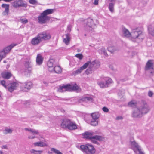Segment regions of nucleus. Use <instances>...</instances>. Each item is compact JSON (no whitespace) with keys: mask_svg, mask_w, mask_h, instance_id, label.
Wrapping results in <instances>:
<instances>
[{"mask_svg":"<svg viewBox=\"0 0 154 154\" xmlns=\"http://www.w3.org/2000/svg\"><path fill=\"white\" fill-rule=\"evenodd\" d=\"M150 110V108L146 102L142 100L138 107L133 111L132 116L135 118H140L149 112Z\"/></svg>","mask_w":154,"mask_h":154,"instance_id":"f257e3e1","label":"nucleus"},{"mask_svg":"<svg viewBox=\"0 0 154 154\" xmlns=\"http://www.w3.org/2000/svg\"><path fill=\"white\" fill-rule=\"evenodd\" d=\"M57 91L60 92H62L66 91H75L77 92H79L81 91V89L76 84L74 85L68 84L60 86Z\"/></svg>","mask_w":154,"mask_h":154,"instance_id":"f03ea898","label":"nucleus"},{"mask_svg":"<svg viewBox=\"0 0 154 154\" xmlns=\"http://www.w3.org/2000/svg\"><path fill=\"white\" fill-rule=\"evenodd\" d=\"M84 138L90 140L91 141L94 143L99 144L97 141H101L103 140V137L98 135H94V133L92 132H86L83 134Z\"/></svg>","mask_w":154,"mask_h":154,"instance_id":"7ed1b4c3","label":"nucleus"},{"mask_svg":"<svg viewBox=\"0 0 154 154\" xmlns=\"http://www.w3.org/2000/svg\"><path fill=\"white\" fill-rule=\"evenodd\" d=\"M131 37L137 41L141 42L145 37L144 35L142 33V31L138 28L133 29L131 33Z\"/></svg>","mask_w":154,"mask_h":154,"instance_id":"20e7f679","label":"nucleus"},{"mask_svg":"<svg viewBox=\"0 0 154 154\" xmlns=\"http://www.w3.org/2000/svg\"><path fill=\"white\" fill-rule=\"evenodd\" d=\"M17 45L16 44H13L5 48L0 51V62L5 57L7 54L9 53L11 49Z\"/></svg>","mask_w":154,"mask_h":154,"instance_id":"39448f33","label":"nucleus"},{"mask_svg":"<svg viewBox=\"0 0 154 154\" xmlns=\"http://www.w3.org/2000/svg\"><path fill=\"white\" fill-rule=\"evenodd\" d=\"M95 25L92 19L89 18L85 20L84 28L87 31H92Z\"/></svg>","mask_w":154,"mask_h":154,"instance_id":"423d86ee","label":"nucleus"},{"mask_svg":"<svg viewBox=\"0 0 154 154\" xmlns=\"http://www.w3.org/2000/svg\"><path fill=\"white\" fill-rule=\"evenodd\" d=\"M131 148L136 154H145L142 151L140 147L135 141H130Z\"/></svg>","mask_w":154,"mask_h":154,"instance_id":"0eeeda50","label":"nucleus"},{"mask_svg":"<svg viewBox=\"0 0 154 154\" xmlns=\"http://www.w3.org/2000/svg\"><path fill=\"white\" fill-rule=\"evenodd\" d=\"M104 81L99 82L98 84L101 88H104L107 87L112 82V79L109 77H105L104 79Z\"/></svg>","mask_w":154,"mask_h":154,"instance_id":"6e6552de","label":"nucleus"},{"mask_svg":"<svg viewBox=\"0 0 154 154\" xmlns=\"http://www.w3.org/2000/svg\"><path fill=\"white\" fill-rule=\"evenodd\" d=\"M145 70L148 71L152 70L150 73L152 76L154 74V66L152 60H149L146 63L145 67Z\"/></svg>","mask_w":154,"mask_h":154,"instance_id":"1a4fd4ad","label":"nucleus"},{"mask_svg":"<svg viewBox=\"0 0 154 154\" xmlns=\"http://www.w3.org/2000/svg\"><path fill=\"white\" fill-rule=\"evenodd\" d=\"M86 63H88L87 67H88V68L86 69L85 71V73L87 74H88L90 73H92V71H93L95 69L94 68V65L95 64V61H88Z\"/></svg>","mask_w":154,"mask_h":154,"instance_id":"9d476101","label":"nucleus"},{"mask_svg":"<svg viewBox=\"0 0 154 154\" xmlns=\"http://www.w3.org/2000/svg\"><path fill=\"white\" fill-rule=\"evenodd\" d=\"M51 19V17L48 16H46L41 13L40 15L38 17V22L40 24H44Z\"/></svg>","mask_w":154,"mask_h":154,"instance_id":"9b49d317","label":"nucleus"},{"mask_svg":"<svg viewBox=\"0 0 154 154\" xmlns=\"http://www.w3.org/2000/svg\"><path fill=\"white\" fill-rule=\"evenodd\" d=\"M12 5L13 7L15 8L20 7H27L26 4L24 3L22 0H15L12 3Z\"/></svg>","mask_w":154,"mask_h":154,"instance_id":"f8f14e48","label":"nucleus"},{"mask_svg":"<svg viewBox=\"0 0 154 154\" xmlns=\"http://www.w3.org/2000/svg\"><path fill=\"white\" fill-rule=\"evenodd\" d=\"M18 85V83L16 82H14L7 84L6 88L10 92H12L16 89Z\"/></svg>","mask_w":154,"mask_h":154,"instance_id":"ddd939ff","label":"nucleus"},{"mask_svg":"<svg viewBox=\"0 0 154 154\" xmlns=\"http://www.w3.org/2000/svg\"><path fill=\"white\" fill-rule=\"evenodd\" d=\"M32 82L27 81L24 82L22 85V90L24 91H27L32 87Z\"/></svg>","mask_w":154,"mask_h":154,"instance_id":"4468645a","label":"nucleus"},{"mask_svg":"<svg viewBox=\"0 0 154 154\" xmlns=\"http://www.w3.org/2000/svg\"><path fill=\"white\" fill-rule=\"evenodd\" d=\"M41 41L42 40H47L51 38L50 35L48 33H47L44 32L39 33L37 35Z\"/></svg>","mask_w":154,"mask_h":154,"instance_id":"2eb2a0df","label":"nucleus"},{"mask_svg":"<svg viewBox=\"0 0 154 154\" xmlns=\"http://www.w3.org/2000/svg\"><path fill=\"white\" fill-rule=\"evenodd\" d=\"M88 63H85L82 66L79 68L75 71L73 72V74L76 75L77 74L81 73L83 70L85 69L87 67Z\"/></svg>","mask_w":154,"mask_h":154,"instance_id":"dca6fc26","label":"nucleus"},{"mask_svg":"<svg viewBox=\"0 0 154 154\" xmlns=\"http://www.w3.org/2000/svg\"><path fill=\"white\" fill-rule=\"evenodd\" d=\"M70 120L68 119H63L61 120V126L63 128H67L70 123Z\"/></svg>","mask_w":154,"mask_h":154,"instance_id":"f3484780","label":"nucleus"},{"mask_svg":"<svg viewBox=\"0 0 154 154\" xmlns=\"http://www.w3.org/2000/svg\"><path fill=\"white\" fill-rule=\"evenodd\" d=\"M87 148L86 154H94L95 153L96 149L93 145L88 143Z\"/></svg>","mask_w":154,"mask_h":154,"instance_id":"a211bd4d","label":"nucleus"},{"mask_svg":"<svg viewBox=\"0 0 154 154\" xmlns=\"http://www.w3.org/2000/svg\"><path fill=\"white\" fill-rule=\"evenodd\" d=\"M122 36L124 37L129 38L131 37V33L124 27H122Z\"/></svg>","mask_w":154,"mask_h":154,"instance_id":"6ab92c4d","label":"nucleus"},{"mask_svg":"<svg viewBox=\"0 0 154 154\" xmlns=\"http://www.w3.org/2000/svg\"><path fill=\"white\" fill-rule=\"evenodd\" d=\"M55 60L54 59H50L48 62L47 65L48 67V69L49 71L52 72V70H53V68L54 67L53 64Z\"/></svg>","mask_w":154,"mask_h":154,"instance_id":"aec40b11","label":"nucleus"},{"mask_svg":"<svg viewBox=\"0 0 154 154\" xmlns=\"http://www.w3.org/2000/svg\"><path fill=\"white\" fill-rule=\"evenodd\" d=\"M41 42V40L37 35L32 39L31 42L32 45H35L39 44Z\"/></svg>","mask_w":154,"mask_h":154,"instance_id":"412c9836","label":"nucleus"},{"mask_svg":"<svg viewBox=\"0 0 154 154\" xmlns=\"http://www.w3.org/2000/svg\"><path fill=\"white\" fill-rule=\"evenodd\" d=\"M70 35L69 34H66L64 35L63 36V42L66 45H68L69 43Z\"/></svg>","mask_w":154,"mask_h":154,"instance_id":"4be33fe9","label":"nucleus"},{"mask_svg":"<svg viewBox=\"0 0 154 154\" xmlns=\"http://www.w3.org/2000/svg\"><path fill=\"white\" fill-rule=\"evenodd\" d=\"M88 146V143L85 145H82L80 146H77V148L81 150L82 152L86 154L87 149Z\"/></svg>","mask_w":154,"mask_h":154,"instance_id":"5701e85b","label":"nucleus"},{"mask_svg":"<svg viewBox=\"0 0 154 154\" xmlns=\"http://www.w3.org/2000/svg\"><path fill=\"white\" fill-rule=\"evenodd\" d=\"M77 128V125L76 123L70 120V123H69L67 128L71 130H74Z\"/></svg>","mask_w":154,"mask_h":154,"instance_id":"b1692460","label":"nucleus"},{"mask_svg":"<svg viewBox=\"0 0 154 154\" xmlns=\"http://www.w3.org/2000/svg\"><path fill=\"white\" fill-rule=\"evenodd\" d=\"M1 6L2 8H5V11L3 13V15H8L9 12V5L8 4H2Z\"/></svg>","mask_w":154,"mask_h":154,"instance_id":"393cba45","label":"nucleus"},{"mask_svg":"<svg viewBox=\"0 0 154 154\" xmlns=\"http://www.w3.org/2000/svg\"><path fill=\"white\" fill-rule=\"evenodd\" d=\"M2 77L5 79H8L12 76L11 73L7 72H4L1 73Z\"/></svg>","mask_w":154,"mask_h":154,"instance_id":"a878e982","label":"nucleus"},{"mask_svg":"<svg viewBox=\"0 0 154 154\" xmlns=\"http://www.w3.org/2000/svg\"><path fill=\"white\" fill-rule=\"evenodd\" d=\"M43 58L41 55L40 54L37 55L36 61L37 64L39 65L41 64L42 63Z\"/></svg>","mask_w":154,"mask_h":154,"instance_id":"bb28decb","label":"nucleus"},{"mask_svg":"<svg viewBox=\"0 0 154 154\" xmlns=\"http://www.w3.org/2000/svg\"><path fill=\"white\" fill-rule=\"evenodd\" d=\"M52 70V72H55L56 73L59 74L62 72V69L61 67L59 66H56L54 67Z\"/></svg>","mask_w":154,"mask_h":154,"instance_id":"cd10ccee","label":"nucleus"},{"mask_svg":"<svg viewBox=\"0 0 154 154\" xmlns=\"http://www.w3.org/2000/svg\"><path fill=\"white\" fill-rule=\"evenodd\" d=\"M33 145L35 147H44L47 146V144L46 143L42 141L34 143H33Z\"/></svg>","mask_w":154,"mask_h":154,"instance_id":"c85d7f7f","label":"nucleus"},{"mask_svg":"<svg viewBox=\"0 0 154 154\" xmlns=\"http://www.w3.org/2000/svg\"><path fill=\"white\" fill-rule=\"evenodd\" d=\"M148 29L149 34L152 36H154V25H150L148 27Z\"/></svg>","mask_w":154,"mask_h":154,"instance_id":"c756f323","label":"nucleus"},{"mask_svg":"<svg viewBox=\"0 0 154 154\" xmlns=\"http://www.w3.org/2000/svg\"><path fill=\"white\" fill-rule=\"evenodd\" d=\"M108 50L111 53H113L117 50V48L113 46H109L107 48Z\"/></svg>","mask_w":154,"mask_h":154,"instance_id":"7c9ffc66","label":"nucleus"},{"mask_svg":"<svg viewBox=\"0 0 154 154\" xmlns=\"http://www.w3.org/2000/svg\"><path fill=\"white\" fill-rule=\"evenodd\" d=\"M54 12L53 9H47L45 10L42 13L44 14L45 16H47V15L52 14Z\"/></svg>","mask_w":154,"mask_h":154,"instance_id":"2f4dec72","label":"nucleus"},{"mask_svg":"<svg viewBox=\"0 0 154 154\" xmlns=\"http://www.w3.org/2000/svg\"><path fill=\"white\" fill-rule=\"evenodd\" d=\"M81 100L82 101H90L91 102H92L93 100V99L92 97H86L84 96L83 97Z\"/></svg>","mask_w":154,"mask_h":154,"instance_id":"473e14b6","label":"nucleus"},{"mask_svg":"<svg viewBox=\"0 0 154 154\" xmlns=\"http://www.w3.org/2000/svg\"><path fill=\"white\" fill-rule=\"evenodd\" d=\"M99 52L100 53L102 54H103V55L106 57H107L108 56V54L106 52V51L104 47L102 48L99 51Z\"/></svg>","mask_w":154,"mask_h":154,"instance_id":"72a5a7b5","label":"nucleus"},{"mask_svg":"<svg viewBox=\"0 0 154 154\" xmlns=\"http://www.w3.org/2000/svg\"><path fill=\"white\" fill-rule=\"evenodd\" d=\"M13 131V130L11 129L6 128L5 130H3V132L4 134H11L12 133Z\"/></svg>","mask_w":154,"mask_h":154,"instance_id":"f704fd0d","label":"nucleus"},{"mask_svg":"<svg viewBox=\"0 0 154 154\" xmlns=\"http://www.w3.org/2000/svg\"><path fill=\"white\" fill-rule=\"evenodd\" d=\"M91 116L93 120H97L100 117L99 114L98 112L92 113L91 114Z\"/></svg>","mask_w":154,"mask_h":154,"instance_id":"c9c22d12","label":"nucleus"},{"mask_svg":"<svg viewBox=\"0 0 154 154\" xmlns=\"http://www.w3.org/2000/svg\"><path fill=\"white\" fill-rule=\"evenodd\" d=\"M137 102L135 100H131L128 103V105L129 107H134L137 105Z\"/></svg>","mask_w":154,"mask_h":154,"instance_id":"e433bc0d","label":"nucleus"},{"mask_svg":"<svg viewBox=\"0 0 154 154\" xmlns=\"http://www.w3.org/2000/svg\"><path fill=\"white\" fill-rule=\"evenodd\" d=\"M30 152L31 153L34 154H41L43 152V151L36 150L34 149H32L30 150Z\"/></svg>","mask_w":154,"mask_h":154,"instance_id":"4c0bfd02","label":"nucleus"},{"mask_svg":"<svg viewBox=\"0 0 154 154\" xmlns=\"http://www.w3.org/2000/svg\"><path fill=\"white\" fill-rule=\"evenodd\" d=\"M115 3H111L109 4V11L112 13H113L114 11V6Z\"/></svg>","mask_w":154,"mask_h":154,"instance_id":"58836bf2","label":"nucleus"},{"mask_svg":"<svg viewBox=\"0 0 154 154\" xmlns=\"http://www.w3.org/2000/svg\"><path fill=\"white\" fill-rule=\"evenodd\" d=\"M33 135H38L39 132L38 130L32 128L30 132Z\"/></svg>","mask_w":154,"mask_h":154,"instance_id":"ea45409f","label":"nucleus"},{"mask_svg":"<svg viewBox=\"0 0 154 154\" xmlns=\"http://www.w3.org/2000/svg\"><path fill=\"white\" fill-rule=\"evenodd\" d=\"M51 151L54 152L56 154H62V153L60 152L59 150H57L54 148H52L51 149Z\"/></svg>","mask_w":154,"mask_h":154,"instance_id":"a19ab883","label":"nucleus"},{"mask_svg":"<svg viewBox=\"0 0 154 154\" xmlns=\"http://www.w3.org/2000/svg\"><path fill=\"white\" fill-rule=\"evenodd\" d=\"M75 56L77 58H78L79 59V60H81L82 59L83 56L82 54H76Z\"/></svg>","mask_w":154,"mask_h":154,"instance_id":"79ce46f5","label":"nucleus"},{"mask_svg":"<svg viewBox=\"0 0 154 154\" xmlns=\"http://www.w3.org/2000/svg\"><path fill=\"white\" fill-rule=\"evenodd\" d=\"M94 61H95V64L94 65L95 69H97L100 66V62L97 60H95Z\"/></svg>","mask_w":154,"mask_h":154,"instance_id":"37998d69","label":"nucleus"},{"mask_svg":"<svg viewBox=\"0 0 154 154\" xmlns=\"http://www.w3.org/2000/svg\"><path fill=\"white\" fill-rule=\"evenodd\" d=\"M91 125L93 126H96L98 125V121L96 120H94L91 122Z\"/></svg>","mask_w":154,"mask_h":154,"instance_id":"c03bdc74","label":"nucleus"},{"mask_svg":"<svg viewBox=\"0 0 154 154\" xmlns=\"http://www.w3.org/2000/svg\"><path fill=\"white\" fill-rule=\"evenodd\" d=\"M25 66L26 69H28V68L31 67L30 64V63L29 61H26L25 62Z\"/></svg>","mask_w":154,"mask_h":154,"instance_id":"a18cd8bd","label":"nucleus"},{"mask_svg":"<svg viewBox=\"0 0 154 154\" xmlns=\"http://www.w3.org/2000/svg\"><path fill=\"white\" fill-rule=\"evenodd\" d=\"M1 84L2 85L6 88L7 87V84H6V82L4 80H1L0 81Z\"/></svg>","mask_w":154,"mask_h":154,"instance_id":"49530a36","label":"nucleus"},{"mask_svg":"<svg viewBox=\"0 0 154 154\" xmlns=\"http://www.w3.org/2000/svg\"><path fill=\"white\" fill-rule=\"evenodd\" d=\"M20 21L23 24H26L28 22V20L26 19H22L20 20Z\"/></svg>","mask_w":154,"mask_h":154,"instance_id":"de8ad7c7","label":"nucleus"},{"mask_svg":"<svg viewBox=\"0 0 154 154\" xmlns=\"http://www.w3.org/2000/svg\"><path fill=\"white\" fill-rule=\"evenodd\" d=\"M102 110L105 112H108L109 111L108 109L106 107H103L102 108Z\"/></svg>","mask_w":154,"mask_h":154,"instance_id":"09e8293b","label":"nucleus"},{"mask_svg":"<svg viewBox=\"0 0 154 154\" xmlns=\"http://www.w3.org/2000/svg\"><path fill=\"white\" fill-rule=\"evenodd\" d=\"M29 2L30 3L32 4H35L37 3V1L36 0H29Z\"/></svg>","mask_w":154,"mask_h":154,"instance_id":"8fccbe9b","label":"nucleus"},{"mask_svg":"<svg viewBox=\"0 0 154 154\" xmlns=\"http://www.w3.org/2000/svg\"><path fill=\"white\" fill-rule=\"evenodd\" d=\"M30 104V102L29 101H26L24 103L25 106L26 107L28 106Z\"/></svg>","mask_w":154,"mask_h":154,"instance_id":"3c124183","label":"nucleus"},{"mask_svg":"<svg viewBox=\"0 0 154 154\" xmlns=\"http://www.w3.org/2000/svg\"><path fill=\"white\" fill-rule=\"evenodd\" d=\"M31 71L32 69L31 67L28 68V69H26V71L29 73H30L31 72Z\"/></svg>","mask_w":154,"mask_h":154,"instance_id":"603ef678","label":"nucleus"},{"mask_svg":"<svg viewBox=\"0 0 154 154\" xmlns=\"http://www.w3.org/2000/svg\"><path fill=\"white\" fill-rule=\"evenodd\" d=\"M153 94V93L152 91H149L148 93V96L149 97H152Z\"/></svg>","mask_w":154,"mask_h":154,"instance_id":"864d4df0","label":"nucleus"},{"mask_svg":"<svg viewBox=\"0 0 154 154\" xmlns=\"http://www.w3.org/2000/svg\"><path fill=\"white\" fill-rule=\"evenodd\" d=\"M35 138V137L34 135H32V136H29L28 137V138L29 139H34Z\"/></svg>","mask_w":154,"mask_h":154,"instance_id":"5fc2aeb1","label":"nucleus"},{"mask_svg":"<svg viewBox=\"0 0 154 154\" xmlns=\"http://www.w3.org/2000/svg\"><path fill=\"white\" fill-rule=\"evenodd\" d=\"M71 26L70 25H69L67 26V30L69 32H70L71 30Z\"/></svg>","mask_w":154,"mask_h":154,"instance_id":"6e6d98bb","label":"nucleus"},{"mask_svg":"<svg viewBox=\"0 0 154 154\" xmlns=\"http://www.w3.org/2000/svg\"><path fill=\"white\" fill-rule=\"evenodd\" d=\"M122 119L123 118L121 116H118L116 118L117 120H122Z\"/></svg>","mask_w":154,"mask_h":154,"instance_id":"4d7b16f0","label":"nucleus"},{"mask_svg":"<svg viewBox=\"0 0 154 154\" xmlns=\"http://www.w3.org/2000/svg\"><path fill=\"white\" fill-rule=\"evenodd\" d=\"M32 129V128H24V130L26 131H28L29 132H31Z\"/></svg>","mask_w":154,"mask_h":154,"instance_id":"13d9d810","label":"nucleus"},{"mask_svg":"<svg viewBox=\"0 0 154 154\" xmlns=\"http://www.w3.org/2000/svg\"><path fill=\"white\" fill-rule=\"evenodd\" d=\"M99 0H94V4L95 5H97L98 4V2Z\"/></svg>","mask_w":154,"mask_h":154,"instance_id":"bf43d9fd","label":"nucleus"},{"mask_svg":"<svg viewBox=\"0 0 154 154\" xmlns=\"http://www.w3.org/2000/svg\"><path fill=\"white\" fill-rule=\"evenodd\" d=\"M2 148L5 149H7V146L5 145H4L2 147Z\"/></svg>","mask_w":154,"mask_h":154,"instance_id":"052dcab7","label":"nucleus"},{"mask_svg":"<svg viewBox=\"0 0 154 154\" xmlns=\"http://www.w3.org/2000/svg\"><path fill=\"white\" fill-rule=\"evenodd\" d=\"M111 2H113L114 3L116 2V0H109Z\"/></svg>","mask_w":154,"mask_h":154,"instance_id":"680f3d73","label":"nucleus"},{"mask_svg":"<svg viewBox=\"0 0 154 154\" xmlns=\"http://www.w3.org/2000/svg\"><path fill=\"white\" fill-rule=\"evenodd\" d=\"M81 51V50L79 49H78L77 50V52H80Z\"/></svg>","mask_w":154,"mask_h":154,"instance_id":"e2e57ef3","label":"nucleus"},{"mask_svg":"<svg viewBox=\"0 0 154 154\" xmlns=\"http://www.w3.org/2000/svg\"><path fill=\"white\" fill-rule=\"evenodd\" d=\"M0 154H3V152L2 151H0Z\"/></svg>","mask_w":154,"mask_h":154,"instance_id":"0e129e2a","label":"nucleus"},{"mask_svg":"<svg viewBox=\"0 0 154 154\" xmlns=\"http://www.w3.org/2000/svg\"><path fill=\"white\" fill-rule=\"evenodd\" d=\"M43 83H44V84H47V83L45 82V81H43Z\"/></svg>","mask_w":154,"mask_h":154,"instance_id":"69168bd1","label":"nucleus"},{"mask_svg":"<svg viewBox=\"0 0 154 154\" xmlns=\"http://www.w3.org/2000/svg\"><path fill=\"white\" fill-rule=\"evenodd\" d=\"M48 153H49V154H52V152H48Z\"/></svg>","mask_w":154,"mask_h":154,"instance_id":"338daca9","label":"nucleus"},{"mask_svg":"<svg viewBox=\"0 0 154 154\" xmlns=\"http://www.w3.org/2000/svg\"><path fill=\"white\" fill-rule=\"evenodd\" d=\"M3 62H4V63H6V62L5 61H5H3Z\"/></svg>","mask_w":154,"mask_h":154,"instance_id":"774afa93","label":"nucleus"}]
</instances>
